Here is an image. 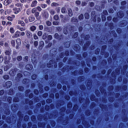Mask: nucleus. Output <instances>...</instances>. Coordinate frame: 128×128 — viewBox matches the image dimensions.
<instances>
[{
    "instance_id": "obj_25",
    "label": "nucleus",
    "mask_w": 128,
    "mask_h": 128,
    "mask_svg": "<svg viewBox=\"0 0 128 128\" xmlns=\"http://www.w3.org/2000/svg\"><path fill=\"white\" fill-rule=\"evenodd\" d=\"M53 24L54 26H58V21H54L53 22Z\"/></svg>"
},
{
    "instance_id": "obj_61",
    "label": "nucleus",
    "mask_w": 128,
    "mask_h": 128,
    "mask_svg": "<svg viewBox=\"0 0 128 128\" xmlns=\"http://www.w3.org/2000/svg\"><path fill=\"white\" fill-rule=\"evenodd\" d=\"M6 60H10V57H8V58H6Z\"/></svg>"
},
{
    "instance_id": "obj_20",
    "label": "nucleus",
    "mask_w": 128,
    "mask_h": 128,
    "mask_svg": "<svg viewBox=\"0 0 128 128\" xmlns=\"http://www.w3.org/2000/svg\"><path fill=\"white\" fill-rule=\"evenodd\" d=\"M84 16L86 18H90V14L88 13L85 14Z\"/></svg>"
},
{
    "instance_id": "obj_54",
    "label": "nucleus",
    "mask_w": 128,
    "mask_h": 128,
    "mask_svg": "<svg viewBox=\"0 0 128 128\" xmlns=\"http://www.w3.org/2000/svg\"><path fill=\"white\" fill-rule=\"evenodd\" d=\"M0 45L4 46V42H0Z\"/></svg>"
},
{
    "instance_id": "obj_62",
    "label": "nucleus",
    "mask_w": 128,
    "mask_h": 128,
    "mask_svg": "<svg viewBox=\"0 0 128 128\" xmlns=\"http://www.w3.org/2000/svg\"><path fill=\"white\" fill-rule=\"evenodd\" d=\"M12 18H16V16H14V15H12Z\"/></svg>"
},
{
    "instance_id": "obj_4",
    "label": "nucleus",
    "mask_w": 128,
    "mask_h": 128,
    "mask_svg": "<svg viewBox=\"0 0 128 128\" xmlns=\"http://www.w3.org/2000/svg\"><path fill=\"white\" fill-rule=\"evenodd\" d=\"M36 4H38V1L36 0H34L32 2L31 4L32 8H34V6H36Z\"/></svg>"
},
{
    "instance_id": "obj_63",
    "label": "nucleus",
    "mask_w": 128,
    "mask_h": 128,
    "mask_svg": "<svg viewBox=\"0 0 128 128\" xmlns=\"http://www.w3.org/2000/svg\"><path fill=\"white\" fill-rule=\"evenodd\" d=\"M58 88H62V85H58Z\"/></svg>"
},
{
    "instance_id": "obj_14",
    "label": "nucleus",
    "mask_w": 128,
    "mask_h": 128,
    "mask_svg": "<svg viewBox=\"0 0 128 128\" xmlns=\"http://www.w3.org/2000/svg\"><path fill=\"white\" fill-rule=\"evenodd\" d=\"M68 15L70 16H72V10H68Z\"/></svg>"
},
{
    "instance_id": "obj_24",
    "label": "nucleus",
    "mask_w": 128,
    "mask_h": 128,
    "mask_svg": "<svg viewBox=\"0 0 128 128\" xmlns=\"http://www.w3.org/2000/svg\"><path fill=\"white\" fill-rule=\"evenodd\" d=\"M38 34L39 36H41L42 34V31H39L38 32Z\"/></svg>"
},
{
    "instance_id": "obj_34",
    "label": "nucleus",
    "mask_w": 128,
    "mask_h": 128,
    "mask_svg": "<svg viewBox=\"0 0 128 128\" xmlns=\"http://www.w3.org/2000/svg\"><path fill=\"white\" fill-rule=\"evenodd\" d=\"M26 68H28V70H30V68H32V66L30 65H28L26 66Z\"/></svg>"
},
{
    "instance_id": "obj_44",
    "label": "nucleus",
    "mask_w": 128,
    "mask_h": 128,
    "mask_svg": "<svg viewBox=\"0 0 128 128\" xmlns=\"http://www.w3.org/2000/svg\"><path fill=\"white\" fill-rule=\"evenodd\" d=\"M46 4H50V0H46Z\"/></svg>"
},
{
    "instance_id": "obj_38",
    "label": "nucleus",
    "mask_w": 128,
    "mask_h": 128,
    "mask_svg": "<svg viewBox=\"0 0 128 128\" xmlns=\"http://www.w3.org/2000/svg\"><path fill=\"white\" fill-rule=\"evenodd\" d=\"M8 70V66H5L4 67V70L6 72V70Z\"/></svg>"
},
{
    "instance_id": "obj_37",
    "label": "nucleus",
    "mask_w": 128,
    "mask_h": 128,
    "mask_svg": "<svg viewBox=\"0 0 128 128\" xmlns=\"http://www.w3.org/2000/svg\"><path fill=\"white\" fill-rule=\"evenodd\" d=\"M10 8H14V4H12L11 5H10Z\"/></svg>"
},
{
    "instance_id": "obj_27",
    "label": "nucleus",
    "mask_w": 128,
    "mask_h": 128,
    "mask_svg": "<svg viewBox=\"0 0 128 128\" xmlns=\"http://www.w3.org/2000/svg\"><path fill=\"white\" fill-rule=\"evenodd\" d=\"M54 19L56 20H58V15H56L54 16Z\"/></svg>"
},
{
    "instance_id": "obj_9",
    "label": "nucleus",
    "mask_w": 128,
    "mask_h": 128,
    "mask_svg": "<svg viewBox=\"0 0 128 128\" xmlns=\"http://www.w3.org/2000/svg\"><path fill=\"white\" fill-rule=\"evenodd\" d=\"M30 30L32 32H34V30H36V26H32L30 28Z\"/></svg>"
},
{
    "instance_id": "obj_35",
    "label": "nucleus",
    "mask_w": 128,
    "mask_h": 128,
    "mask_svg": "<svg viewBox=\"0 0 128 128\" xmlns=\"http://www.w3.org/2000/svg\"><path fill=\"white\" fill-rule=\"evenodd\" d=\"M32 79L34 80L36 78V74H34L32 76Z\"/></svg>"
},
{
    "instance_id": "obj_22",
    "label": "nucleus",
    "mask_w": 128,
    "mask_h": 128,
    "mask_svg": "<svg viewBox=\"0 0 128 128\" xmlns=\"http://www.w3.org/2000/svg\"><path fill=\"white\" fill-rule=\"evenodd\" d=\"M10 32H11V34H14V28H10Z\"/></svg>"
},
{
    "instance_id": "obj_33",
    "label": "nucleus",
    "mask_w": 128,
    "mask_h": 128,
    "mask_svg": "<svg viewBox=\"0 0 128 128\" xmlns=\"http://www.w3.org/2000/svg\"><path fill=\"white\" fill-rule=\"evenodd\" d=\"M15 6H22V4H20V3H17L15 4Z\"/></svg>"
},
{
    "instance_id": "obj_23",
    "label": "nucleus",
    "mask_w": 128,
    "mask_h": 128,
    "mask_svg": "<svg viewBox=\"0 0 128 128\" xmlns=\"http://www.w3.org/2000/svg\"><path fill=\"white\" fill-rule=\"evenodd\" d=\"M62 14H64V12H66V8H62Z\"/></svg>"
},
{
    "instance_id": "obj_15",
    "label": "nucleus",
    "mask_w": 128,
    "mask_h": 128,
    "mask_svg": "<svg viewBox=\"0 0 128 128\" xmlns=\"http://www.w3.org/2000/svg\"><path fill=\"white\" fill-rule=\"evenodd\" d=\"M11 44H12V46H16V42L14 40H12Z\"/></svg>"
},
{
    "instance_id": "obj_36",
    "label": "nucleus",
    "mask_w": 128,
    "mask_h": 128,
    "mask_svg": "<svg viewBox=\"0 0 128 128\" xmlns=\"http://www.w3.org/2000/svg\"><path fill=\"white\" fill-rule=\"evenodd\" d=\"M2 60H4V58L2 56H0V63L2 62Z\"/></svg>"
},
{
    "instance_id": "obj_11",
    "label": "nucleus",
    "mask_w": 128,
    "mask_h": 128,
    "mask_svg": "<svg viewBox=\"0 0 128 128\" xmlns=\"http://www.w3.org/2000/svg\"><path fill=\"white\" fill-rule=\"evenodd\" d=\"M10 52H11L10 50H6L5 52L6 55L10 56Z\"/></svg>"
},
{
    "instance_id": "obj_3",
    "label": "nucleus",
    "mask_w": 128,
    "mask_h": 128,
    "mask_svg": "<svg viewBox=\"0 0 128 128\" xmlns=\"http://www.w3.org/2000/svg\"><path fill=\"white\" fill-rule=\"evenodd\" d=\"M12 0H5L4 1V6H8L10 4H12Z\"/></svg>"
},
{
    "instance_id": "obj_6",
    "label": "nucleus",
    "mask_w": 128,
    "mask_h": 128,
    "mask_svg": "<svg viewBox=\"0 0 128 128\" xmlns=\"http://www.w3.org/2000/svg\"><path fill=\"white\" fill-rule=\"evenodd\" d=\"M12 12V10L7 9L5 10V14H10Z\"/></svg>"
},
{
    "instance_id": "obj_10",
    "label": "nucleus",
    "mask_w": 128,
    "mask_h": 128,
    "mask_svg": "<svg viewBox=\"0 0 128 128\" xmlns=\"http://www.w3.org/2000/svg\"><path fill=\"white\" fill-rule=\"evenodd\" d=\"M18 24H21L22 26H24V22L23 21L19 20Z\"/></svg>"
},
{
    "instance_id": "obj_17",
    "label": "nucleus",
    "mask_w": 128,
    "mask_h": 128,
    "mask_svg": "<svg viewBox=\"0 0 128 128\" xmlns=\"http://www.w3.org/2000/svg\"><path fill=\"white\" fill-rule=\"evenodd\" d=\"M4 80H8V78H10V77L8 76V75H5L3 76Z\"/></svg>"
},
{
    "instance_id": "obj_2",
    "label": "nucleus",
    "mask_w": 128,
    "mask_h": 128,
    "mask_svg": "<svg viewBox=\"0 0 128 128\" xmlns=\"http://www.w3.org/2000/svg\"><path fill=\"white\" fill-rule=\"evenodd\" d=\"M20 31H16L15 32L14 35L12 36V38H18V36H20Z\"/></svg>"
},
{
    "instance_id": "obj_32",
    "label": "nucleus",
    "mask_w": 128,
    "mask_h": 128,
    "mask_svg": "<svg viewBox=\"0 0 128 128\" xmlns=\"http://www.w3.org/2000/svg\"><path fill=\"white\" fill-rule=\"evenodd\" d=\"M44 42H42V41L40 42V46H44Z\"/></svg>"
},
{
    "instance_id": "obj_26",
    "label": "nucleus",
    "mask_w": 128,
    "mask_h": 128,
    "mask_svg": "<svg viewBox=\"0 0 128 128\" xmlns=\"http://www.w3.org/2000/svg\"><path fill=\"white\" fill-rule=\"evenodd\" d=\"M84 18V15L82 14H81L79 16V19L80 20H82Z\"/></svg>"
},
{
    "instance_id": "obj_55",
    "label": "nucleus",
    "mask_w": 128,
    "mask_h": 128,
    "mask_svg": "<svg viewBox=\"0 0 128 128\" xmlns=\"http://www.w3.org/2000/svg\"><path fill=\"white\" fill-rule=\"evenodd\" d=\"M2 74V70L0 69V74Z\"/></svg>"
},
{
    "instance_id": "obj_18",
    "label": "nucleus",
    "mask_w": 128,
    "mask_h": 128,
    "mask_svg": "<svg viewBox=\"0 0 128 128\" xmlns=\"http://www.w3.org/2000/svg\"><path fill=\"white\" fill-rule=\"evenodd\" d=\"M58 4L56 2H54L52 4V6H58Z\"/></svg>"
},
{
    "instance_id": "obj_59",
    "label": "nucleus",
    "mask_w": 128,
    "mask_h": 128,
    "mask_svg": "<svg viewBox=\"0 0 128 128\" xmlns=\"http://www.w3.org/2000/svg\"><path fill=\"white\" fill-rule=\"evenodd\" d=\"M58 36V34H55V38H58L57 36Z\"/></svg>"
},
{
    "instance_id": "obj_64",
    "label": "nucleus",
    "mask_w": 128,
    "mask_h": 128,
    "mask_svg": "<svg viewBox=\"0 0 128 128\" xmlns=\"http://www.w3.org/2000/svg\"><path fill=\"white\" fill-rule=\"evenodd\" d=\"M49 38H52V36H49Z\"/></svg>"
},
{
    "instance_id": "obj_53",
    "label": "nucleus",
    "mask_w": 128,
    "mask_h": 128,
    "mask_svg": "<svg viewBox=\"0 0 128 128\" xmlns=\"http://www.w3.org/2000/svg\"><path fill=\"white\" fill-rule=\"evenodd\" d=\"M39 28H40V30H42V28H43L42 26H40Z\"/></svg>"
},
{
    "instance_id": "obj_41",
    "label": "nucleus",
    "mask_w": 128,
    "mask_h": 128,
    "mask_svg": "<svg viewBox=\"0 0 128 128\" xmlns=\"http://www.w3.org/2000/svg\"><path fill=\"white\" fill-rule=\"evenodd\" d=\"M50 13L51 14H54V10H51L50 11Z\"/></svg>"
},
{
    "instance_id": "obj_28",
    "label": "nucleus",
    "mask_w": 128,
    "mask_h": 128,
    "mask_svg": "<svg viewBox=\"0 0 128 128\" xmlns=\"http://www.w3.org/2000/svg\"><path fill=\"white\" fill-rule=\"evenodd\" d=\"M46 24L47 26H51L52 25V22H50V21H47L46 22Z\"/></svg>"
},
{
    "instance_id": "obj_58",
    "label": "nucleus",
    "mask_w": 128,
    "mask_h": 128,
    "mask_svg": "<svg viewBox=\"0 0 128 128\" xmlns=\"http://www.w3.org/2000/svg\"><path fill=\"white\" fill-rule=\"evenodd\" d=\"M24 22H26V24H28V19H25Z\"/></svg>"
},
{
    "instance_id": "obj_60",
    "label": "nucleus",
    "mask_w": 128,
    "mask_h": 128,
    "mask_svg": "<svg viewBox=\"0 0 128 128\" xmlns=\"http://www.w3.org/2000/svg\"><path fill=\"white\" fill-rule=\"evenodd\" d=\"M2 8V4H0V8Z\"/></svg>"
},
{
    "instance_id": "obj_47",
    "label": "nucleus",
    "mask_w": 128,
    "mask_h": 128,
    "mask_svg": "<svg viewBox=\"0 0 128 128\" xmlns=\"http://www.w3.org/2000/svg\"><path fill=\"white\" fill-rule=\"evenodd\" d=\"M4 94V90H0V95L2 96Z\"/></svg>"
},
{
    "instance_id": "obj_43",
    "label": "nucleus",
    "mask_w": 128,
    "mask_h": 128,
    "mask_svg": "<svg viewBox=\"0 0 128 128\" xmlns=\"http://www.w3.org/2000/svg\"><path fill=\"white\" fill-rule=\"evenodd\" d=\"M34 40H38V36L36 34H34Z\"/></svg>"
},
{
    "instance_id": "obj_21",
    "label": "nucleus",
    "mask_w": 128,
    "mask_h": 128,
    "mask_svg": "<svg viewBox=\"0 0 128 128\" xmlns=\"http://www.w3.org/2000/svg\"><path fill=\"white\" fill-rule=\"evenodd\" d=\"M34 46H38V41H34Z\"/></svg>"
},
{
    "instance_id": "obj_8",
    "label": "nucleus",
    "mask_w": 128,
    "mask_h": 128,
    "mask_svg": "<svg viewBox=\"0 0 128 128\" xmlns=\"http://www.w3.org/2000/svg\"><path fill=\"white\" fill-rule=\"evenodd\" d=\"M6 88H10V86H12V82H7L6 83Z\"/></svg>"
},
{
    "instance_id": "obj_29",
    "label": "nucleus",
    "mask_w": 128,
    "mask_h": 128,
    "mask_svg": "<svg viewBox=\"0 0 128 128\" xmlns=\"http://www.w3.org/2000/svg\"><path fill=\"white\" fill-rule=\"evenodd\" d=\"M10 76H14V72L12 70L10 71Z\"/></svg>"
},
{
    "instance_id": "obj_1",
    "label": "nucleus",
    "mask_w": 128,
    "mask_h": 128,
    "mask_svg": "<svg viewBox=\"0 0 128 128\" xmlns=\"http://www.w3.org/2000/svg\"><path fill=\"white\" fill-rule=\"evenodd\" d=\"M13 12L15 14H18L20 12V8H13Z\"/></svg>"
},
{
    "instance_id": "obj_40",
    "label": "nucleus",
    "mask_w": 128,
    "mask_h": 128,
    "mask_svg": "<svg viewBox=\"0 0 128 128\" xmlns=\"http://www.w3.org/2000/svg\"><path fill=\"white\" fill-rule=\"evenodd\" d=\"M36 8H34L32 9V14H34L36 12Z\"/></svg>"
},
{
    "instance_id": "obj_52",
    "label": "nucleus",
    "mask_w": 128,
    "mask_h": 128,
    "mask_svg": "<svg viewBox=\"0 0 128 128\" xmlns=\"http://www.w3.org/2000/svg\"><path fill=\"white\" fill-rule=\"evenodd\" d=\"M28 56H25L24 60H28Z\"/></svg>"
},
{
    "instance_id": "obj_49",
    "label": "nucleus",
    "mask_w": 128,
    "mask_h": 128,
    "mask_svg": "<svg viewBox=\"0 0 128 128\" xmlns=\"http://www.w3.org/2000/svg\"><path fill=\"white\" fill-rule=\"evenodd\" d=\"M20 2L22 3L26 2V0H20Z\"/></svg>"
},
{
    "instance_id": "obj_46",
    "label": "nucleus",
    "mask_w": 128,
    "mask_h": 128,
    "mask_svg": "<svg viewBox=\"0 0 128 128\" xmlns=\"http://www.w3.org/2000/svg\"><path fill=\"white\" fill-rule=\"evenodd\" d=\"M86 3L84 2H82V5L84 6H86Z\"/></svg>"
},
{
    "instance_id": "obj_7",
    "label": "nucleus",
    "mask_w": 128,
    "mask_h": 128,
    "mask_svg": "<svg viewBox=\"0 0 128 128\" xmlns=\"http://www.w3.org/2000/svg\"><path fill=\"white\" fill-rule=\"evenodd\" d=\"M26 34L28 38H30L32 36L30 31H26Z\"/></svg>"
},
{
    "instance_id": "obj_42",
    "label": "nucleus",
    "mask_w": 128,
    "mask_h": 128,
    "mask_svg": "<svg viewBox=\"0 0 128 128\" xmlns=\"http://www.w3.org/2000/svg\"><path fill=\"white\" fill-rule=\"evenodd\" d=\"M6 24L8 26H12V22H7Z\"/></svg>"
},
{
    "instance_id": "obj_45",
    "label": "nucleus",
    "mask_w": 128,
    "mask_h": 128,
    "mask_svg": "<svg viewBox=\"0 0 128 128\" xmlns=\"http://www.w3.org/2000/svg\"><path fill=\"white\" fill-rule=\"evenodd\" d=\"M76 4H80V0L76 1Z\"/></svg>"
},
{
    "instance_id": "obj_39",
    "label": "nucleus",
    "mask_w": 128,
    "mask_h": 128,
    "mask_svg": "<svg viewBox=\"0 0 128 128\" xmlns=\"http://www.w3.org/2000/svg\"><path fill=\"white\" fill-rule=\"evenodd\" d=\"M20 30H21V32H24V30H26V28H20Z\"/></svg>"
},
{
    "instance_id": "obj_50",
    "label": "nucleus",
    "mask_w": 128,
    "mask_h": 128,
    "mask_svg": "<svg viewBox=\"0 0 128 128\" xmlns=\"http://www.w3.org/2000/svg\"><path fill=\"white\" fill-rule=\"evenodd\" d=\"M24 34H26V33H24V32H22L20 33V36H24Z\"/></svg>"
},
{
    "instance_id": "obj_19",
    "label": "nucleus",
    "mask_w": 128,
    "mask_h": 128,
    "mask_svg": "<svg viewBox=\"0 0 128 128\" xmlns=\"http://www.w3.org/2000/svg\"><path fill=\"white\" fill-rule=\"evenodd\" d=\"M46 4H41V7L42 8H46Z\"/></svg>"
},
{
    "instance_id": "obj_56",
    "label": "nucleus",
    "mask_w": 128,
    "mask_h": 128,
    "mask_svg": "<svg viewBox=\"0 0 128 128\" xmlns=\"http://www.w3.org/2000/svg\"><path fill=\"white\" fill-rule=\"evenodd\" d=\"M0 12L1 14H2V12H4V10L2 9L0 10Z\"/></svg>"
},
{
    "instance_id": "obj_48",
    "label": "nucleus",
    "mask_w": 128,
    "mask_h": 128,
    "mask_svg": "<svg viewBox=\"0 0 128 128\" xmlns=\"http://www.w3.org/2000/svg\"><path fill=\"white\" fill-rule=\"evenodd\" d=\"M6 21H2V24L3 25V26H4V25H6Z\"/></svg>"
},
{
    "instance_id": "obj_30",
    "label": "nucleus",
    "mask_w": 128,
    "mask_h": 128,
    "mask_svg": "<svg viewBox=\"0 0 128 128\" xmlns=\"http://www.w3.org/2000/svg\"><path fill=\"white\" fill-rule=\"evenodd\" d=\"M36 10H38L39 12H42V8L40 6H38L36 8Z\"/></svg>"
},
{
    "instance_id": "obj_16",
    "label": "nucleus",
    "mask_w": 128,
    "mask_h": 128,
    "mask_svg": "<svg viewBox=\"0 0 128 128\" xmlns=\"http://www.w3.org/2000/svg\"><path fill=\"white\" fill-rule=\"evenodd\" d=\"M7 20H10L11 22H12V20H14V18L10 16H8V17Z\"/></svg>"
},
{
    "instance_id": "obj_13",
    "label": "nucleus",
    "mask_w": 128,
    "mask_h": 128,
    "mask_svg": "<svg viewBox=\"0 0 128 128\" xmlns=\"http://www.w3.org/2000/svg\"><path fill=\"white\" fill-rule=\"evenodd\" d=\"M39 14H40V13H38V12H36L35 13V16H36L38 20L40 19V18L38 17Z\"/></svg>"
},
{
    "instance_id": "obj_51",
    "label": "nucleus",
    "mask_w": 128,
    "mask_h": 128,
    "mask_svg": "<svg viewBox=\"0 0 128 128\" xmlns=\"http://www.w3.org/2000/svg\"><path fill=\"white\" fill-rule=\"evenodd\" d=\"M94 6V2L90 3V6Z\"/></svg>"
},
{
    "instance_id": "obj_31",
    "label": "nucleus",
    "mask_w": 128,
    "mask_h": 128,
    "mask_svg": "<svg viewBox=\"0 0 128 128\" xmlns=\"http://www.w3.org/2000/svg\"><path fill=\"white\" fill-rule=\"evenodd\" d=\"M22 56H18V58H17V60H22Z\"/></svg>"
},
{
    "instance_id": "obj_5",
    "label": "nucleus",
    "mask_w": 128,
    "mask_h": 128,
    "mask_svg": "<svg viewBox=\"0 0 128 128\" xmlns=\"http://www.w3.org/2000/svg\"><path fill=\"white\" fill-rule=\"evenodd\" d=\"M16 42L17 44L16 48H18V46H20V44H22V41L20 40V38H18L16 40Z\"/></svg>"
},
{
    "instance_id": "obj_57",
    "label": "nucleus",
    "mask_w": 128,
    "mask_h": 128,
    "mask_svg": "<svg viewBox=\"0 0 128 128\" xmlns=\"http://www.w3.org/2000/svg\"><path fill=\"white\" fill-rule=\"evenodd\" d=\"M25 8H28V4H26L25 5Z\"/></svg>"
},
{
    "instance_id": "obj_12",
    "label": "nucleus",
    "mask_w": 128,
    "mask_h": 128,
    "mask_svg": "<svg viewBox=\"0 0 128 128\" xmlns=\"http://www.w3.org/2000/svg\"><path fill=\"white\" fill-rule=\"evenodd\" d=\"M29 20H30V22H34V17H33L32 16H30Z\"/></svg>"
}]
</instances>
